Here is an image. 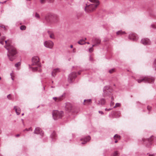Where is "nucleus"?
Wrapping results in <instances>:
<instances>
[{
	"mask_svg": "<svg viewBox=\"0 0 156 156\" xmlns=\"http://www.w3.org/2000/svg\"><path fill=\"white\" fill-rule=\"evenodd\" d=\"M24 115V113L22 114V115Z\"/></svg>",
	"mask_w": 156,
	"mask_h": 156,
	"instance_id": "nucleus-50",
	"label": "nucleus"
},
{
	"mask_svg": "<svg viewBox=\"0 0 156 156\" xmlns=\"http://www.w3.org/2000/svg\"><path fill=\"white\" fill-rule=\"evenodd\" d=\"M35 16L37 18H40V16H39V14L37 13H35Z\"/></svg>",
	"mask_w": 156,
	"mask_h": 156,
	"instance_id": "nucleus-30",
	"label": "nucleus"
},
{
	"mask_svg": "<svg viewBox=\"0 0 156 156\" xmlns=\"http://www.w3.org/2000/svg\"><path fill=\"white\" fill-rule=\"evenodd\" d=\"M139 83L144 82L145 83H153L154 81V78L152 77L145 76L136 80Z\"/></svg>",
	"mask_w": 156,
	"mask_h": 156,
	"instance_id": "nucleus-3",
	"label": "nucleus"
},
{
	"mask_svg": "<svg viewBox=\"0 0 156 156\" xmlns=\"http://www.w3.org/2000/svg\"><path fill=\"white\" fill-rule=\"evenodd\" d=\"M32 65L33 66H36L37 67L40 66V62L39 61V58L38 57L35 56L32 59ZM37 67L35 68H33V69H35V70H37Z\"/></svg>",
	"mask_w": 156,
	"mask_h": 156,
	"instance_id": "nucleus-5",
	"label": "nucleus"
},
{
	"mask_svg": "<svg viewBox=\"0 0 156 156\" xmlns=\"http://www.w3.org/2000/svg\"><path fill=\"white\" fill-rule=\"evenodd\" d=\"M129 38L130 39L134 41H136L138 39V38L136 34H135L134 33L129 34Z\"/></svg>",
	"mask_w": 156,
	"mask_h": 156,
	"instance_id": "nucleus-12",
	"label": "nucleus"
},
{
	"mask_svg": "<svg viewBox=\"0 0 156 156\" xmlns=\"http://www.w3.org/2000/svg\"><path fill=\"white\" fill-rule=\"evenodd\" d=\"M44 45L45 47L51 49L53 48L54 44L52 41H45L44 43Z\"/></svg>",
	"mask_w": 156,
	"mask_h": 156,
	"instance_id": "nucleus-7",
	"label": "nucleus"
},
{
	"mask_svg": "<svg viewBox=\"0 0 156 156\" xmlns=\"http://www.w3.org/2000/svg\"><path fill=\"white\" fill-rule=\"evenodd\" d=\"M151 27L154 29L156 28V26L155 24H152L151 25Z\"/></svg>",
	"mask_w": 156,
	"mask_h": 156,
	"instance_id": "nucleus-33",
	"label": "nucleus"
},
{
	"mask_svg": "<svg viewBox=\"0 0 156 156\" xmlns=\"http://www.w3.org/2000/svg\"><path fill=\"white\" fill-rule=\"evenodd\" d=\"M149 156H153V155L149 154Z\"/></svg>",
	"mask_w": 156,
	"mask_h": 156,
	"instance_id": "nucleus-48",
	"label": "nucleus"
},
{
	"mask_svg": "<svg viewBox=\"0 0 156 156\" xmlns=\"http://www.w3.org/2000/svg\"><path fill=\"white\" fill-rule=\"evenodd\" d=\"M59 72V70L58 69H54L52 73V75L53 76H55L56 75V73H57L58 72Z\"/></svg>",
	"mask_w": 156,
	"mask_h": 156,
	"instance_id": "nucleus-16",
	"label": "nucleus"
},
{
	"mask_svg": "<svg viewBox=\"0 0 156 156\" xmlns=\"http://www.w3.org/2000/svg\"><path fill=\"white\" fill-rule=\"evenodd\" d=\"M118 154L117 152L116 151L114 153L113 156H117Z\"/></svg>",
	"mask_w": 156,
	"mask_h": 156,
	"instance_id": "nucleus-35",
	"label": "nucleus"
},
{
	"mask_svg": "<svg viewBox=\"0 0 156 156\" xmlns=\"http://www.w3.org/2000/svg\"><path fill=\"white\" fill-rule=\"evenodd\" d=\"M10 75L11 76L12 79V80H14V73H10Z\"/></svg>",
	"mask_w": 156,
	"mask_h": 156,
	"instance_id": "nucleus-31",
	"label": "nucleus"
},
{
	"mask_svg": "<svg viewBox=\"0 0 156 156\" xmlns=\"http://www.w3.org/2000/svg\"><path fill=\"white\" fill-rule=\"evenodd\" d=\"M78 74L79 75L80 74H81V72L80 71L78 72Z\"/></svg>",
	"mask_w": 156,
	"mask_h": 156,
	"instance_id": "nucleus-44",
	"label": "nucleus"
},
{
	"mask_svg": "<svg viewBox=\"0 0 156 156\" xmlns=\"http://www.w3.org/2000/svg\"><path fill=\"white\" fill-rule=\"evenodd\" d=\"M26 27L24 25H22L20 26V29L22 30H24L26 29Z\"/></svg>",
	"mask_w": 156,
	"mask_h": 156,
	"instance_id": "nucleus-24",
	"label": "nucleus"
},
{
	"mask_svg": "<svg viewBox=\"0 0 156 156\" xmlns=\"http://www.w3.org/2000/svg\"><path fill=\"white\" fill-rule=\"evenodd\" d=\"M14 109L15 110V112L17 115H19L20 114L21 109L19 107L15 106L14 107Z\"/></svg>",
	"mask_w": 156,
	"mask_h": 156,
	"instance_id": "nucleus-14",
	"label": "nucleus"
},
{
	"mask_svg": "<svg viewBox=\"0 0 156 156\" xmlns=\"http://www.w3.org/2000/svg\"><path fill=\"white\" fill-rule=\"evenodd\" d=\"M76 52V49L74 48L73 49V52Z\"/></svg>",
	"mask_w": 156,
	"mask_h": 156,
	"instance_id": "nucleus-42",
	"label": "nucleus"
},
{
	"mask_svg": "<svg viewBox=\"0 0 156 156\" xmlns=\"http://www.w3.org/2000/svg\"><path fill=\"white\" fill-rule=\"evenodd\" d=\"M40 3L41 4H44L46 2V0H39Z\"/></svg>",
	"mask_w": 156,
	"mask_h": 156,
	"instance_id": "nucleus-25",
	"label": "nucleus"
},
{
	"mask_svg": "<svg viewBox=\"0 0 156 156\" xmlns=\"http://www.w3.org/2000/svg\"><path fill=\"white\" fill-rule=\"evenodd\" d=\"M30 129H31L30 128L29 129H26L25 130H26V131H28L29 130H30Z\"/></svg>",
	"mask_w": 156,
	"mask_h": 156,
	"instance_id": "nucleus-41",
	"label": "nucleus"
},
{
	"mask_svg": "<svg viewBox=\"0 0 156 156\" xmlns=\"http://www.w3.org/2000/svg\"><path fill=\"white\" fill-rule=\"evenodd\" d=\"M114 105V103L111 102V105Z\"/></svg>",
	"mask_w": 156,
	"mask_h": 156,
	"instance_id": "nucleus-46",
	"label": "nucleus"
},
{
	"mask_svg": "<svg viewBox=\"0 0 156 156\" xmlns=\"http://www.w3.org/2000/svg\"><path fill=\"white\" fill-rule=\"evenodd\" d=\"M11 95L9 94V95H8L7 96V98L9 99H10V97H11Z\"/></svg>",
	"mask_w": 156,
	"mask_h": 156,
	"instance_id": "nucleus-37",
	"label": "nucleus"
},
{
	"mask_svg": "<svg viewBox=\"0 0 156 156\" xmlns=\"http://www.w3.org/2000/svg\"><path fill=\"white\" fill-rule=\"evenodd\" d=\"M91 103V99H88V100H85L84 101V102L83 103V104L84 105H88Z\"/></svg>",
	"mask_w": 156,
	"mask_h": 156,
	"instance_id": "nucleus-15",
	"label": "nucleus"
},
{
	"mask_svg": "<svg viewBox=\"0 0 156 156\" xmlns=\"http://www.w3.org/2000/svg\"><path fill=\"white\" fill-rule=\"evenodd\" d=\"M99 112L100 113H101V114H103V113L102 112V111H99Z\"/></svg>",
	"mask_w": 156,
	"mask_h": 156,
	"instance_id": "nucleus-39",
	"label": "nucleus"
},
{
	"mask_svg": "<svg viewBox=\"0 0 156 156\" xmlns=\"http://www.w3.org/2000/svg\"><path fill=\"white\" fill-rule=\"evenodd\" d=\"M49 1L51 2H53L54 0H49Z\"/></svg>",
	"mask_w": 156,
	"mask_h": 156,
	"instance_id": "nucleus-43",
	"label": "nucleus"
},
{
	"mask_svg": "<svg viewBox=\"0 0 156 156\" xmlns=\"http://www.w3.org/2000/svg\"><path fill=\"white\" fill-rule=\"evenodd\" d=\"M115 71V69H110L109 70V72L110 73H112L114 72Z\"/></svg>",
	"mask_w": 156,
	"mask_h": 156,
	"instance_id": "nucleus-26",
	"label": "nucleus"
},
{
	"mask_svg": "<svg viewBox=\"0 0 156 156\" xmlns=\"http://www.w3.org/2000/svg\"><path fill=\"white\" fill-rule=\"evenodd\" d=\"M141 43L144 45H149L151 44L149 40L147 38L143 39L141 40Z\"/></svg>",
	"mask_w": 156,
	"mask_h": 156,
	"instance_id": "nucleus-10",
	"label": "nucleus"
},
{
	"mask_svg": "<svg viewBox=\"0 0 156 156\" xmlns=\"http://www.w3.org/2000/svg\"><path fill=\"white\" fill-rule=\"evenodd\" d=\"M86 43H87L88 44H90V43L89 42H85V43H84V44Z\"/></svg>",
	"mask_w": 156,
	"mask_h": 156,
	"instance_id": "nucleus-47",
	"label": "nucleus"
},
{
	"mask_svg": "<svg viewBox=\"0 0 156 156\" xmlns=\"http://www.w3.org/2000/svg\"><path fill=\"white\" fill-rule=\"evenodd\" d=\"M84 40L83 39H81L78 41V43L80 45H82L84 44Z\"/></svg>",
	"mask_w": 156,
	"mask_h": 156,
	"instance_id": "nucleus-23",
	"label": "nucleus"
},
{
	"mask_svg": "<svg viewBox=\"0 0 156 156\" xmlns=\"http://www.w3.org/2000/svg\"><path fill=\"white\" fill-rule=\"evenodd\" d=\"M101 40L99 39L98 38H95L94 40V43L95 44H94L92 46L93 47H95L96 46L100 44L101 43Z\"/></svg>",
	"mask_w": 156,
	"mask_h": 156,
	"instance_id": "nucleus-13",
	"label": "nucleus"
},
{
	"mask_svg": "<svg viewBox=\"0 0 156 156\" xmlns=\"http://www.w3.org/2000/svg\"><path fill=\"white\" fill-rule=\"evenodd\" d=\"M153 67L154 68L155 70H156V60H155L154 61Z\"/></svg>",
	"mask_w": 156,
	"mask_h": 156,
	"instance_id": "nucleus-28",
	"label": "nucleus"
},
{
	"mask_svg": "<svg viewBox=\"0 0 156 156\" xmlns=\"http://www.w3.org/2000/svg\"><path fill=\"white\" fill-rule=\"evenodd\" d=\"M120 106V104L119 103H116L115 106H114V108H115L117 107H119Z\"/></svg>",
	"mask_w": 156,
	"mask_h": 156,
	"instance_id": "nucleus-29",
	"label": "nucleus"
},
{
	"mask_svg": "<svg viewBox=\"0 0 156 156\" xmlns=\"http://www.w3.org/2000/svg\"><path fill=\"white\" fill-rule=\"evenodd\" d=\"M114 139L115 140V143H117L118 142V140H119L120 139V136L117 134H116L114 136Z\"/></svg>",
	"mask_w": 156,
	"mask_h": 156,
	"instance_id": "nucleus-19",
	"label": "nucleus"
},
{
	"mask_svg": "<svg viewBox=\"0 0 156 156\" xmlns=\"http://www.w3.org/2000/svg\"><path fill=\"white\" fill-rule=\"evenodd\" d=\"M151 107L150 106H147V109L149 111H150L151 109Z\"/></svg>",
	"mask_w": 156,
	"mask_h": 156,
	"instance_id": "nucleus-34",
	"label": "nucleus"
},
{
	"mask_svg": "<svg viewBox=\"0 0 156 156\" xmlns=\"http://www.w3.org/2000/svg\"><path fill=\"white\" fill-rule=\"evenodd\" d=\"M64 113L62 111L55 110L52 112L53 117L55 119L61 118L64 116Z\"/></svg>",
	"mask_w": 156,
	"mask_h": 156,
	"instance_id": "nucleus-4",
	"label": "nucleus"
},
{
	"mask_svg": "<svg viewBox=\"0 0 156 156\" xmlns=\"http://www.w3.org/2000/svg\"><path fill=\"white\" fill-rule=\"evenodd\" d=\"M86 40V38H85V39H84V41H85V40Z\"/></svg>",
	"mask_w": 156,
	"mask_h": 156,
	"instance_id": "nucleus-49",
	"label": "nucleus"
},
{
	"mask_svg": "<svg viewBox=\"0 0 156 156\" xmlns=\"http://www.w3.org/2000/svg\"><path fill=\"white\" fill-rule=\"evenodd\" d=\"M111 110V109H107V108H106V109H105V110L106 111H110V110Z\"/></svg>",
	"mask_w": 156,
	"mask_h": 156,
	"instance_id": "nucleus-40",
	"label": "nucleus"
},
{
	"mask_svg": "<svg viewBox=\"0 0 156 156\" xmlns=\"http://www.w3.org/2000/svg\"><path fill=\"white\" fill-rule=\"evenodd\" d=\"M76 72H72L71 73L68 78V80L69 83H72L73 82L74 79L76 77Z\"/></svg>",
	"mask_w": 156,
	"mask_h": 156,
	"instance_id": "nucleus-6",
	"label": "nucleus"
},
{
	"mask_svg": "<svg viewBox=\"0 0 156 156\" xmlns=\"http://www.w3.org/2000/svg\"><path fill=\"white\" fill-rule=\"evenodd\" d=\"M1 33H0V36H1Z\"/></svg>",
	"mask_w": 156,
	"mask_h": 156,
	"instance_id": "nucleus-51",
	"label": "nucleus"
},
{
	"mask_svg": "<svg viewBox=\"0 0 156 156\" xmlns=\"http://www.w3.org/2000/svg\"><path fill=\"white\" fill-rule=\"evenodd\" d=\"M48 33L49 36L50 37L51 39H55V35L54 33L52 32L49 31L48 32Z\"/></svg>",
	"mask_w": 156,
	"mask_h": 156,
	"instance_id": "nucleus-18",
	"label": "nucleus"
},
{
	"mask_svg": "<svg viewBox=\"0 0 156 156\" xmlns=\"http://www.w3.org/2000/svg\"><path fill=\"white\" fill-rule=\"evenodd\" d=\"M126 34L125 31H123L122 30H119L116 32V34L117 35H124Z\"/></svg>",
	"mask_w": 156,
	"mask_h": 156,
	"instance_id": "nucleus-20",
	"label": "nucleus"
},
{
	"mask_svg": "<svg viewBox=\"0 0 156 156\" xmlns=\"http://www.w3.org/2000/svg\"><path fill=\"white\" fill-rule=\"evenodd\" d=\"M1 27L3 28H4L5 29V30H6V27L4 25H2V26H1Z\"/></svg>",
	"mask_w": 156,
	"mask_h": 156,
	"instance_id": "nucleus-36",
	"label": "nucleus"
},
{
	"mask_svg": "<svg viewBox=\"0 0 156 156\" xmlns=\"http://www.w3.org/2000/svg\"><path fill=\"white\" fill-rule=\"evenodd\" d=\"M62 96H61L58 98H53V99L55 100V101L56 102H59L62 101Z\"/></svg>",
	"mask_w": 156,
	"mask_h": 156,
	"instance_id": "nucleus-17",
	"label": "nucleus"
},
{
	"mask_svg": "<svg viewBox=\"0 0 156 156\" xmlns=\"http://www.w3.org/2000/svg\"><path fill=\"white\" fill-rule=\"evenodd\" d=\"M20 134H16L15 136L16 137H19L20 136Z\"/></svg>",
	"mask_w": 156,
	"mask_h": 156,
	"instance_id": "nucleus-38",
	"label": "nucleus"
},
{
	"mask_svg": "<svg viewBox=\"0 0 156 156\" xmlns=\"http://www.w3.org/2000/svg\"><path fill=\"white\" fill-rule=\"evenodd\" d=\"M105 103V101L104 99H101L100 101H99L98 104L101 105H104Z\"/></svg>",
	"mask_w": 156,
	"mask_h": 156,
	"instance_id": "nucleus-21",
	"label": "nucleus"
},
{
	"mask_svg": "<svg viewBox=\"0 0 156 156\" xmlns=\"http://www.w3.org/2000/svg\"><path fill=\"white\" fill-rule=\"evenodd\" d=\"M20 64H21V63L20 62H18V63H16L15 64V66L16 67H18L20 65Z\"/></svg>",
	"mask_w": 156,
	"mask_h": 156,
	"instance_id": "nucleus-27",
	"label": "nucleus"
},
{
	"mask_svg": "<svg viewBox=\"0 0 156 156\" xmlns=\"http://www.w3.org/2000/svg\"><path fill=\"white\" fill-rule=\"evenodd\" d=\"M65 108L66 110L70 112L73 110V108L71 104L68 103H66Z\"/></svg>",
	"mask_w": 156,
	"mask_h": 156,
	"instance_id": "nucleus-9",
	"label": "nucleus"
},
{
	"mask_svg": "<svg viewBox=\"0 0 156 156\" xmlns=\"http://www.w3.org/2000/svg\"><path fill=\"white\" fill-rule=\"evenodd\" d=\"M90 138V137L89 136H87L85 138H81L80 140L82 141V144H85L87 142L89 141Z\"/></svg>",
	"mask_w": 156,
	"mask_h": 156,
	"instance_id": "nucleus-11",
	"label": "nucleus"
},
{
	"mask_svg": "<svg viewBox=\"0 0 156 156\" xmlns=\"http://www.w3.org/2000/svg\"><path fill=\"white\" fill-rule=\"evenodd\" d=\"M1 77H0V80H1Z\"/></svg>",
	"mask_w": 156,
	"mask_h": 156,
	"instance_id": "nucleus-52",
	"label": "nucleus"
},
{
	"mask_svg": "<svg viewBox=\"0 0 156 156\" xmlns=\"http://www.w3.org/2000/svg\"><path fill=\"white\" fill-rule=\"evenodd\" d=\"M34 133L36 134H40L41 136H43L44 134L43 131L42 129L39 127L36 128L34 132Z\"/></svg>",
	"mask_w": 156,
	"mask_h": 156,
	"instance_id": "nucleus-8",
	"label": "nucleus"
},
{
	"mask_svg": "<svg viewBox=\"0 0 156 156\" xmlns=\"http://www.w3.org/2000/svg\"><path fill=\"white\" fill-rule=\"evenodd\" d=\"M5 37L2 36L0 38V43L3 45L5 42L4 47L8 51V57L10 61H12L15 58V56L16 54V48L11 44V41L9 40L5 41Z\"/></svg>",
	"mask_w": 156,
	"mask_h": 156,
	"instance_id": "nucleus-1",
	"label": "nucleus"
},
{
	"mask_svg": "<svg viewBox=\"0 0 156 156\" xmlns=\"http://www.w3.org/2000/svg\"><path fill=\"white\" fill-rule=\"evenodd\" d=\"M70 47L71 48H73V45H70Z\"/></svg>",
	"mask_w": 156,
	"mask_h": 156,
	"instance_id": "nucleus-45",
	"label": "nucleus"
},
{
	"mask_svg": "<svg viewBox=\"0 0 156 156\" xmlns=\"http://www.w3.org/2000/svg\"><path fill=\"white\" fill-rule=\"evenodd\" d=\"M93 50H94V49H93V47H92L90 48L89 49V51L90 52H92L93 51Z\"/></svg>",
	"mask_w": 156,
	"mask_h": 156,
	"instance_id": "nucleus-32",
	"label": "nucleus"
},
{
	"mask_svg": "<svg viewBox=\"0 0 156 156\" xmlns=\"http://www.w3.org/2000/svg\"><path fill=\"white\" fill-rule=\"evenodd\" d=\"M56 136V133L55 132H53L51 135V137L52 139H55Z\"/></svg>",
	"mask_w": 156,
	"mask_h": 156,
	"instance_id": "nucleus-22",
	"label": "nucleus"
},
{
	"mask_svg": "<svg viewBox=\"0 0 156 156\" xmlns=\"http://www.w3.org/2000/svg\"><path fill=\"white\" fill-rule=\"evenodd\" d=\"M45 19L51 24L56 23L59 20V17L57 15L52 14H48L46 16Z\"/></svg>",
	"mask_w": 156,
	"mask_h": 156,
	"instance_id": "nucleus-2",
	"label": "nucleus"
}]
</instances>
